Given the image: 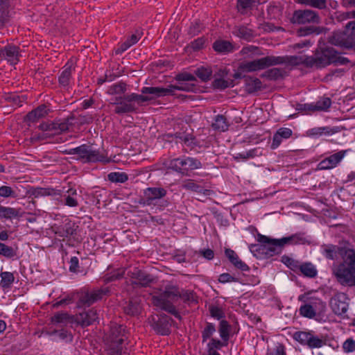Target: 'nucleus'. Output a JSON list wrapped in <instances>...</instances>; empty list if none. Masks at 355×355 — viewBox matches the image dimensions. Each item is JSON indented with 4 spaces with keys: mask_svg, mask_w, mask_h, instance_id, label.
Masks as SVG:
<instances>
[{
    "mask_svg": "<svg viewBox=\"0 0 355 355\" xmlns=\"http://www.w3.org/2000/svg\"><path fill=\"white\" fill-rule=\"evenodd\" d=\"M340 132L338 126L314 127L306 131V136L313 139H318L323 135L330 136Z\"/></svg>",
    "mask_w": 355,
    "mask_h": 355,
    "instance_id": "393cba45",
    "label": "nucleus"
},
{
    "mask_svg": "<svg viewBox=\"0 0 355 355\" xmlns=\"http://www.w3.org/2000/svg\"><path fill=\"white\" fill-rule=\"evenodd\" d=\"M346 295L341 293L334 296L330 302L333 312L340 316H344L348 310Z\"/></svg>",
    "mask_w": 355,
    "mask_h": 355,
    "instance_id": "b1692460",
    "label": "nucleus"
},
{
    "mask_svg": "<svg viewBox=\"0 0 355 355\" xmlns=\"http://www.w3.org/2000/svg\"><path fill=\"white\" fill-rule=\"evenodd\" d=\"M225 254L235 269L240 270L242 272H250V268L240 259L234 250L230 248H226L225 250Z\"/></svg>",
    "mask_w": 355,
    "mask_h": 355,
    "instance_id": "a878e982",
    "label": "nucleus"
},
{
    "mask_svg": "<svg viewBox=\"0 0 355 355\" xmlns=\"http://www.w3.org/2000/svg\"><path fill=\"white\" fill-rule=\"evenodd\" d=\"M17 248L8 246L3 243H0V256L6 259H15L17 257Z\"/></svg>",
    "mask_w": 355,
    "mask_h": 355,
    "instance_id": "c03bdc74",
    "label": "nucleus"
},
{
    "mask_svg": "<svg viewBox=\"0 0 355 355\" xmlns=\"http://www.w3.org/2000/svg\"><path fill=\"white\" fill-rule=\"evenodd\" d=\"M27 193L29 197L41 198L44 196H53L57 199V196H60V190H57L51 187L42 188V187H31Z\"/></svg>",
    "mask_w": 355,
    "mask_h": 355,
    "instance_id": "c85d7f7f",
    "label": "nucleus"
},
{
    "mask_svg": "<svg viewBox=\"0 0 355 355\" xmlns=\"http://www.w3.org/2000/svg\"><path fill=\"white\" fill-rule=\"evenodd\" d=\"M78 226L69 218H65L60 223L51 226V231L58 237L63 239L76 234Z\"/></svg>",
    "mask_w": 355,
    "mask_h": 355,
    "instance_id": "dca6fc26",
    "label": "nucleus"
},
{
    "mask_svg": "<svg viewBox=\"0 0 355 355\" xmlns=\"http://www.w3.org/2000/svg\"><path fill=\"white\" fill-rule=\"evenodd\" d=\"M175 297H178V293L174 291H165L153 295L151 302L155 306L162 309L170 300L175 301Z\"/></svg>",
    "mask_w": 355,
    "mask_h": 355,
    "instance_id": "cd10ccee",
    "label": "nucleus"
},
{
    "mask_svg": "<svg viewBox=\"0 0 355 355\" xmlns=\"http://www.w3.org/2000/svg\"><path fill=\"white\" fill-rule=\"evenodd\" d=\"M94 304L91 298H89V293L87 292L83 293L77 302V305L79 308L89 307Z\"/></svg>",
    "mask_w": 355,
    "mask_h": 355,
    "instance_id": "69168bd1",
    "label": "nucleus"
},
{
    "mask_svg": "<svg viewBox=\"0 0 355 355\" xmlns=\"http://www.w3.org/2000/svg\"><path fill=\"white\" fill-rule=\"evenodd\" d=\"M21 56L19 47L14 44H7L0 48V58L6 60L11 65L17 64Z\"/></svg>",
    "mask_w": 355,
    "mask_h": 355,
    "instance_id": "412c9836",
    "label": "nucleus"
},
{
    "mask_svg": "<svg viewBox=\"0 0 355 355\" xmlns=\"http://www.w3.org/2000/svg\"><path fill=\"white\" fill-rule=\"evenodd\" d=\"M182 188L188 190L194 191L198 193H203L205 195H208L209 193V190L204 189L202 186L196 183L193 180H186L182 184Z\"/></svg>",
    "mask_w": 355,
    "mask_h": 355,
    "instance_id": "4c0bfd02",
    "label": "nucleus"
},
{
    "mask_svg": "<svg viewBox=\"0 0 355 355\" xmlns=\"http://www.w3.org/2000/svg\"><path fill=\"white\" fill-rule=\"evenodd\" d=\"M128 339V330L122 324H112L105 338L107 355H122L123 343Z\"/></svg>",
    "mask_w": 355,
    "mask_h": 355,
    "instance_id": "7ed1b4c3",
    "label": "nucleus"
},
{
    "mask_svg": "<svg viewBox=\"0 0 355 355\" xmlns=\"http://www.w3.org/2000/svg\"><path fill=\"white\" fill-rule=\"evenodd\" d=\"M257 241L263 245L266 255L269 257L280 254L284 248L279 239H270L260 233L257 234Z\"/></svg>",
    "mask_w": 355,
    "mask_h": 355,
    "instance_id": "2eb2a0df",
    "label": "nucleus"
},
{
    "mask_svg": "<svg viewBox=\"0 0 355 355\" xmlns=\"http://www.w3.org/2000/svg\"><path fill=\"white\" fill-rule=\"evenodd\" d=\"M125 268H118L111 270L107 268V272L102 277V279L105 284H108L123 278L125 275Z\"/></svg>",
    "mask_w": 355,
    "mask_h": 355,
    "instance_id": "473e14b6",
    "label": "nucleus"
},
{
    "mask_svg": "<svg viewBox=\"0 0 355 355\" xmlns=\"http://www.w3.org/2000/svg\"><path fill=\"white\" fill-rule=\"evenodd\" d=\"M230 124L227 118L223 114L216 115L211 124L213 130L219 132H225L228 130Z\"/></svg>",
    "mask_w": 355,
    "mask_h": 355,
    "instance_id": "f704fd0d",
    "label": "nucleus"
},
{
    "mask_svg": "<svg viewBox=\"0 0 355 355\" xmlns=\"http://www.w3.org/2000/svg\"><path fill=\"white\" fill-rule=\"evenodd\" d=\"M98 318V313L95 309H89L73 316V321L82 327L93 324Z\"/></svg>",
    "mask_w": 355,
    "mask_h": 355,
    "instance_id": "5701e85b",
    "label": "nucleus"
},
{
    "mask_svg": "<svg viewBox=\"0 0 355 355\" xmlns=\"http://www.w3.org/2000/svg\"><path fill=\"white\" fill-rule=\"evenodd\" d=\"M70 318V315L67 312H57L51 318L53 324H60L67 322Z\"/></svg>",
    "mask_w": 355,
    "mask_h": 355,
    "instance_id": "338daca9",
    "label": "nucleus"
},
{
    "mask_svg": "<svg viewBox=\"0 0 355 355\" xmlns=\"http://www.w3.org/2000/svg\"><path fill=\"white\" fill-rule=\"evenodd\" d=\"M128 275L132 279V284L134 286L148 287L155 280L151 275L138 268L128 272Z\"/></svg>",
    "mask_w": 355,
    "mask_h": 355,
    "instance_id": "aec40b11",
    "label": "nucleus"
},
{
    "mask_svg": "<svg viewBox=\"0 0 355 355\" xmlns=\"http://www.w3.org/2000/svg\"><path fill=\"white\" fill-rule=\"evenodd\" d=\"M209 311L211 317L219 320L220 322L225 320V313L223 309L217 305H211L209 307Z\"/></svg>",
    "mask_w": 355,
    "mask_h": 355,
    "instance_id": "13d9d810",
    "label": "nucleus"
},
{
    "mask_svg": "<svg viewBox=\"0 0 355 355\" xmlns=\"http://www.w3.org/2000/svg\"><path fill=\"white\" fill-rule=\"evenodd\" d=\"M167 191L163 187H148L143 191L139 203L144 206H153L159 211L164 210L170 205L165 197Z\"/></svg>",
    "mask_w": 355,
    "mask_h": 355,
    "instance_id": "39448f33",
    "label": "nucleus"
},
{
    "mask_svg": "<svg viewBox=\"0 0 355 355\" xmlns=\"http://www.w3.org/2000/svg\"><path fill=\"white\" fill-rule=\"evenodd\" d=\"M281 58V62L279 64H288L293 66L303 65L306 68L311 67L312 56L311 55H290V56H276Z\"/></svg>",
    "mask_w": 355,
    "mask_h": 355,
    "instance_id": "4be33fe9",
    "label": "nucleus"
},
{
    "mask_svg": "<svg viewBox=\"0 0 355 355\" xmlns=\"http://www.w3.org/2000/svg\"><path fill=\"white\" fill-rule=\"evenodd\" d=\"M298 2L320 10L324 9L327 7L326 0H298Z\"/></svg>",
    "mask_w": 355,
    "mask_h": 355,
    "instance_id": "052dcab7",
    "label": "nucleus"
},
{
    "mask_svg": "<svg viewBox=\"0 0 355 355\" xmlns=\"http://www.w3.org/2000/svg\"><path fill=\"white\" fill-rule=\"evenodd\" d=\"M1 277V285L3 288L9 287L15 280V277L12 272H1L0 275Z\"/></svg>",
    "mask_w": 355,
    "mask_h": 355,
    "instance_id": "0e129e2a",
    "label": "nucleus"
},
{
    "mask_svg": "<svg viewBox=\"0 0 355 355\" xmlns=\"http://www.w3.org/2000/svg\"><path fill=\"white\" fill-rule=\"evenodd\" d=\"M283 70L279 68H272L266 71L261 76L263 78H266L269 80H277L283 78Z\"/></svg>",
    "mask_w": 355,
    "mask_h": 355,
    "instance_id": "864d4df0",
    "label": "nucleus"
},
{
    "mask_svg": "<svg viewBox=\"0 0 355 355\" xmlns=\"http://www.w3.org/2000/svg\"><path fill=\"white\" fill-rule=\"evenodd\" d=\"M74 71L73 62L72 60H68L58 76V85L62 90L69 92L72 89L73 85L72 73Z\"/></svg>",
    "mask_w": 355,
    "mask_h": 355,
    "instance_id": "f8f14e48",
    "label": "nucleus"
},
{
    "mask_svg": "<svg viewBox=\"0 0 355 355\" xmlns=\"http://www.w3.org/2000/svg\"><path fill=\"white\" fill-rule=\"evenodd\" d=\"M339 54L333 47L320 48L311 55V67L322 69L331 64L345 65L349 62L347 58Z\"/></svg>",
    "mask_w": 355,
    "mask_h": 355,
    "instance_id": "20e7f679",
    "label": "nucleus"
},
{
    "mask_svg": "<svg viewBox=\"0 0 355 355\" xmlns=\"http://www.w3.org/2000/svg\"><path fill=\"white\" fill-rule=\"evenodd\" d=\"M212 48L218 54L227 55L234 51V44L230 41L218 39L212 44Z\"/></svg>",
    "mask_w": 355,
    "mask_h": 355,
    "instance_id": "7c9ffc66",
    "label": "nucleus"
},
{
    "mask_svg": "<svg viewBox=\"0 0 355 355\" xmlns=\"http://www.w3.org/2000/svg\"><path fill=\"white\" fill-rule=\"evenodd\" d=\"M325 31L326 28L324 27L309 26L300 28L297 34L300 37H305L311 34L320 35L324 33Z\"/></svg>",
    "mask_w": 355,
    "mask_h": 355,
    "instance_id": "58836bf2",
    "label": "nucleus"
},
{
    "mask_svg": "<svg viewBox=\"0 0 355 355\" xmlns=\"http://www.w3.org/2000/svg\"><path fill=\"white\" fill-rule=\"evenodd\" d=\"M51 112L50 106L45 104L38 105L37 107L28 112L24 117V121L31 125V123H35L40 119L46 117Z\"/></svg>",
    "mask_w": 355,
    "mask_h": 355,
    "instance_id": "6ab92c4d",
    "label": "nucleus"
},
{
    "mask_svg": "<svg viewBox=\"0 0 355 355\" xmlns=\"http://www.w3.org/2000/svg\"><path fill=\"white\" fill-rule=\"evenodd\" d=\"M351 149L341 150L322 159L317 166L319 170H329L337 167Z\"/></svg>",
    "mask_w": 355,
    "mask_h": 355,
    "instance_id": "f3484780",
    "label": "nucleus"
},
{
    "mask_svg": "<svg viewBox=\"0 0 355 355\" xmlns=\"http://www.w3.org/2000/svg\"><path fill=\"white\" fill-rule=\"evenodd\" d=\"M141 307L136 300H129L123 307L125 313L129 315H136L140 313Z\"/></svg>",
    "mask_w": 355,
    "mask_h": 355,
    "instance_id": "09e8293b",
    "label": "nucleus"
},
{
    "mask_svg": "<svg viewBox=\"0 0 355 355\" xmlns=\"http://www.w3.org/2000/svg\"><path fill=\"white\" fill-rule=\"evenodd\" d=\"M164 138L169 141L182 144L190 150L195 149L197 146H200L197 139L192 135L187 132H177L174 134L167 133L164 135Z\"/></svg>",
    "mask_w": 355,
    "mask_h": 355,
    "instance_id": "4468645a",
    "label": "nucleus"
},
{
    "mask_svg": "<svg viewBox=\"0 0 355 355\" xmlns=\"http://www.w3.org/2000/svg\"><path fill=\"white\" fill-rule=\"evenodd\" d=\"M172 318L169 316L163 314L157 318H153L151 322V327L157 334L161 336H168L171 331Z\"/></svg>",
    "mask_w": 355,
    "mask_h": 355,
    "instance_id": "a211bd4d",
    "label": "nucleus"
},
{
    "mask_svg": "<svg viewBox=\"0 0 355 355\" xmlns=\"http://www.w3.org/2000/svg\"><path fill=\"white\" fill-rule=\"evenodd\" d=\"M207 39L205 37H200L191 42L189 46L194 51H199L204 48Z\"/></svg>",
    "mask_w": 355,
    "mask_h": 355,
    "instance_id": "774afa93",
    "label": "nucleus"
},
{
    "mask_svg": "<svg viewBox=\"0 0 355 355\" xmlns=\"http://www.w3.org/2000/svg\"><path fill=\"white\" fill-rule=\"evenodd\" d=\"M204 29L203 24L198 19L192 21L188 28L187 35L190 37H193L200 34Z\"/></svg>",
    "mask_w": 355,
    "mask_h": 355,
    "instance_id": "603ef678",
    "label": "nucleus"
},
{
    "mask_svg": "<svg viewBox=\"0 0 355 355\" xmlns=\"http://www.w3.org/2000/svg\"><path fill=\"white\" fill-rule=\"evenodd\" d=\"M240 54L245 59H253L264 55L261 48L253 45L243 46L240 51Z\"/></svg>",
    "mask_w": 355,
    "mask_h": 355,
    "instance_id": "72a5a7b5",
    "label": "nucleus"
},
{
    "mask_svg": "<svg viewBox=\"0 0 355 355\" xmlns=\"http://www.w3.org/2000/svg\"><path fill=\"white\" fill-rule=\"evenodd\" d=\"M259 148H254L248 151L236 153L234 159L236 161H246L249 159L254 158L260 155Z\"/></svg>",
    "mask_w": 355,
    "mask_h": 355,
    "instance_id": "3c124183",
    "label": "nucleus"
},
{
    "mask_svg": "<svg viewBox=\"0 0 355 355\" xmlns=\"http://www.w3.org/2000/svg\"><path fill=\"white\" fill-rule=\"evenodd\" d=\"M292 337L293 340L309 349L320 348L325 345V342L311 331H297L293 333Z\"/></svg>",
    "mask_w": 355,
    "mask_h": 355,
    "instance_id": "9b49d317",
    "label": "nucleus"
},
{
    "mask_svg": "<svg viewBox=\"0 0 355 355\" xmlns=\"http://www.w3.org/2000/svg\"><path fill=\"white\" fill-rule=\"evenodd\" d=\"M232 327L228 321L223 320L219 322L218 333L220 338L214 337L216 332V326L214 323L207 322L202 329L201 340L202 344H206V352H216L228 345L230 338Z\"/></svg>",
    "mask_w": 355,
    "mask_h": 355,
    "instance_id": "f03ea898",
    "label": "nucleus"
},
{
    "mask_svg": "<svg viewBox=\"0 0 355 355\" xmlns=\"http://www.w3.org/2000/svg\"><path fill=\"white\" fill-rule=\"evenodd\" d=\"M334 273L338 282L341 285H355V252L349 254L347 259L334 269Z\"/></svg>",
    "mask_w": 355,
    "mask_h": 355,
    "instance_id": "0eeeda50",
    "label": "nucleus"
},
{
    "mask_svg": "<svg viewBox=\"0 0 355 355\" xmlns=\"http://www.w3.org/2000/svg\"><path fill=\"white\" fill-rule=\"evenodd\" d=\"M213 86L216 89H225L234 86L233 80H225V78H215L213 81Z\"/></svg>",
    "mask_w": 355,
    "mask_h": 355,
    "instance_id": "bf43d9fd",
    "label": "nucleus"
},
{
    "mask_svg": "<svg viewBox=\"0 0 355 355\" xmlns=\"http://www.w3.org/2000/svg\"><path fill=\"white\" fill-rule=\"evenodd\" d=\"M127 90V85L123 82H119L112 85L108 91V94L111 95L122 94Z\"/></svg>",
    "mask_w": 355,
    "mask_h": 355,
    "instance_id": "680f3d73",
    "label": "nucleus"
},
{
    "mask_svg": "<svg viewBox=\"0 0 355 355\" xmlns=\"http://www.w3.org/2000/svg\"><path fill=\"white\" fill-rule=\"evenodd\" d=\"M315 302L306 303L301 305L300 308V314L307 318H313L316 315V310L314 305Z\"/></svg>",
    "mask_w": 355,
    "mask_h": 355,
    "instance_id": "49530a36",
    "label": "nucleus"
},
{
    "mask_svg": "<svg viewBox=\"0 0 355 355\" xmlns=\"http://www.w3.org/2000/svg\"><path fill=\"white\" fill-rule=\"evenodd\" d=\"M69 119H58L41 123L38 128L43 132H49L51 135H59L69 130L71 125Z\"/></svg>",
    "mask_w": 355,
    "mask_h": 355,
    "instance_id": "ddd939ff",
    "label": "nucleus"
},
{
    "mask_svg": "<svg viewBox=\"0 0 355 355\" xmlns=\"http://www.w3.org/2000/svg\"><path fill=\"white\" fill-rule=\"evenodd\" d=\"M262 83L258 78L249 77L245 80V89L248 94H253L261 89Z\"/></svg>",
    "mask_w": 355,
    "mask_h": 355,
    "instance_id": "ea45409f",
    "label": "nucleus"
},
{
    "mask_svg": "<svg viewBox=\"0 0 355 355\" xmlns=\"http://www.w3.org/2000/svg\"><path fill=\"white\" fill-rule=\"evenodd\" d=\"M233 33L241 39L250 41L254 37L253 31L245 26L235 27Z\"/></svg>",
    "mask_w": 355,
    "mask_h": 355,
    "instance_id": "79ce46f5",
    "label": "nucleus"
},
{
    "mask_svg": "<svg viewBox=\"0 0 355 355\" xmlns=\"http://www.w3.org/2000/svg\"><path fill=\"white\" fill-rule=\"evenodd\" d=\"M295 109L304 114H311L315 112L312 103H297L294 105Z\"/></svg>",
    "mask_w": 355,
    "mask_h": 355,
    "instance_id": "e2e57ef3",
    "label": "nucleus"
},
{
    "mask_svg": "<svg viewBox=\"0 0 355 355\" xmlns=\"http://www.w3.org/2000/svg\"><path fill=\"white\" fill-rule=\"evenodd\" d=\"M62 199L61 201L62 202L63 205L69 207H76L78 206V193L77 190L73 188H69L67 191L66 193L62 196L60 193V196Z\"/></svg>",
    "mask_w": 355,
    "mask_h": 355,
    "instance_id": "2f4dec72",
    "label": "nucleus"
},
{
    "mask_svg": "<svg viewBox=\"0 0 355 355\" xmlns=\"http://www.w3.org/2000/svg\"><path fill=\"white\" fill-rule=\"evenodd\" d=\"M195 74L202 81L207 82L212 76V70L209 67H201L195 71Z\"/></svg>",
    "mask_w": 355,
    "mask_h": 355,
    "instance_id": "4d7b16f0",
    "label": "nucleus"
},
{
    "mask_svg": "<svg viewBox=\"0 0 355 355\" xmlns=\"http://www.w3.org/2000/svg\"><path fill=\"white\" fill-rule=\"evenodd\" d=\"M299 270L304 277L309 278H314L317 276L318 274L316 268L311 263H304L300 264L299 266Z\"/></svg>",
    "mask_w": 355,
    "mask_h": 355,
    "instance_id": "8fccbe9b",
    "label": "nucleus"
},
{
    "mask_svg": "<svg viewBox=\"0 0 355 355\" xmlns=\"http://www.w3.org/2000/svg\"><path fill=\"white\" fill-rule=\"evenodd\" d=\"M19 216L18 209L10 207H4L0 205V218L9 219L16 218Z\"/></svg>",
    "mask_w": 355,
    "mask_h": 355,
    "instance_id": "a18cd8bd",
    "label": "nucleus"
},
{
    "mask_svg": "<svg viewBox=\"0 0 355 355\" xmlns=\"http://www.w3.org/2000/svg\"><path fill=\"white\" fill-rule=\"evenodd\" d=\"M49 334L50 336H53V335L57 336L60 340H63L67 343V342L70 343L73 340L72 334L65 329H62L60 330L55 329V330L51 331L50 333H49Z\"/></svg>",
    "mask_w": 355,
    "mask_h": 355,
    "instance_id": "6e6d98bb",
    "label": "nucleus"
},
{
    "mask_svg": "<svg viewBox=\"0 0 355 355\" xmlns=\"http://www.w3.org/2000/svg\"><path fill=\"white\" fill-rule=\"evenodd\" d=\"M279 241H281L282 244H283L284 247L286 245H297L304 243L306 241V239L304 233L298 232L289 236L279 239Z\"/></svg>",
    "mask_w": 355,
    "mask_h": 355,
    "instance_id": "c9c22d12",
    "label": "nucleus"
},
{
    "mask_svg": "<svg viewBox=\"0 0 355 355\" xmlns=\"http://www.w3.org/2000/svg\"><path fill=\"white\" fill-rule=\"evenodd\" d=\"M256 0H237L236 8L241 15L248 14L254 6Z\"/></svg>",
    "mask_w": 355,
    "mask_h": 355,
    "instance_id": "de8ad7c7",
    "label": "nucleus"
},
{
    "mask_svg": "<svg viewBox=\"0 0 355 355\" xmlns=\"http://www.w3.org/2000/svg\"><path fill=\"white\" fill-rule=\"evenodd\" d=\"M313 110L316 112H327L331 107L332 101L329 97L323 96L318 98L315 102L312 103Z\"/></svg>",
    "mask_w": 355,
    "mask_h": 355,
    "instance_id": "e433bc0d",
    "label": "nucleus"
},
{
    "mask_svg": "<svg viewBox=\"0 0 355 355\" xmlns=\"http://www.w3.org/2000/svg\"><path fill=\"white\" fill-rule=\"evenodd\" d=\"M165 166L168 170L182 176H188L190 172L202 167V164L198 159L186 155L170 159Z\"/></svg>",
    "mask_w": 355,
    "mask_h": 355,
    "instance_id": "423d86ee",
    "label": "nucleus"
},
{
    "mask_svg": "<svg viewBox=\"0 0 355 355\" xmlns=\"http://www.w3.org/2000/svg\"><path fill=\"white\" fill-rule=\"evenodd\" d=\"M293 135V130L291 128L282 127L279 128L273 135L272 141L270 144V148L277 149L284 140H286Z\"/></svg>",
    "mask_w": 355,
    "mask_h": 355,
    "instance_id": "bb28decb",
    "label": "nucleus"
},
{
    "mask_svg": "<svg viewBox=\"0 0 355 355\" xmlns=\"http://www.w3.org/2000/svg\"><path fill=\"white\" fill-rule=\"evenodd\" d=\"M11 19L10 0H0V30L5 28Z\"/></svg>",
    "mask_w": 355,
    "mask_h": 355,
    "instance_id": "c756f323",
    "label": "nucleus"
},
{
    "mask_svg": "<svg viewBox=\"0 0 355 355\" xmlns=\"http://www.w3.org/2000/svg\"><path fill=\"white\" fill-rule=\"evenodd\" d=\"M174 292L178 293V297H175V301L176 299L180 298L184 301V302L187 304L198 303L197 297L193 291L183 290L181 293L178 292V291Z\"/></svg>",
    "mask_w": 355,
    "mask_h": 355,
    "instance_id": "37998d69",
    "label": "nucleus"
},
{
    "mask_svg": "<svg viewBox=\"0 0 355 355\" xmlns=\"http://www.w3.org/2000/svg\"><path fill=\"white\" fill-rule=\"evenodd\" d=\"M107 178L113 183H125L128 180V175L125 172H111Z\"/></svg>",
    "mask_w": 355,
    "mask_h": 355,
    "instance_id": "5fc2aeb1",
    "label": "nucleus"
},
{
    "mask_svg": "<svg viewBox=\"0 0 355 355\" xmlns=\"http://www.w3.org/2000/svg\"><path fill=\"white\" fill-rule=\"evenodd\" d=\"M86 292L89 293V298H91L94 304L95 302L101 300L104 296L109 295L110 290L108 287H104L87 291Z\"/></svg>",
    "mask_w": 355,
    "mask_h": 355,
    "instance_id": "a19ab883",
    "label": "nucleus"
},
{
    "mask_svg": "<svg viewBox=\"0 0 355 355\" xmlns=\"http://www.w3.org/2000/svg\"><path fill=\"white\" fill-rule=\"evenodd\" d=\"M74 155H77V159L83 163L109 162V159L104 153L86 144L75 148Z\"/></svg>",
    "mask_w": 355,
    "mask_h": 355,
    "instance_id": "1a4fd4ad",
    "label": "nucleus"
},
{
    "mask_svg": "<svg viewBox=\"0 0 355 355\" xmlns=\"http://www.w3.org/2000/svg\"><path fill=\"white\" fill-rule=\"evenodd\" d=\"M320 21V17L318 13L309 9L295 10L290 17V22L294 25L318 24Z\"/></svg>",
    "mask_w": 355,
    "mask_h": 355,
    "instance_id": "9d476101",
    "label": "nucleus"
},
{
    "mask_svg": "<svg viewBox=\"0 0 355 355\" xmlns=\"http://www.w3.org/2000/svg\"><path fill=\"white\" fill-rule=\"evenodd\" d=\"M281 58L275 55H268L251 61H245L239 64V69L243 72H254L266 69L270 67L278 65Z\"/></svg>",
    "mask_w": 355,
    "mask_h": 355,
    "instance_id": "6e6552de",
    "label": "nucleus"
},
{
    "mask_svg": "<svg viewBox=\"0 0 355 355\" xmlns=\"http://www.w3.org/2000/svg\"><path fill=\"white\" fill-rule=\"evenodd\" d=\"M141 94L130 93L112 99L110 105L114 107V112L119 115L134 113L137 112V105H142L145 102L172 94V90L169 85L166 88L162 87H144L141 89Z\"/></svg>",
    "mask_w": 355,
    "mask_h": 355,
    "instance_id": "f257e3e1",
    "label": "nucleus"
}]
</instances>
